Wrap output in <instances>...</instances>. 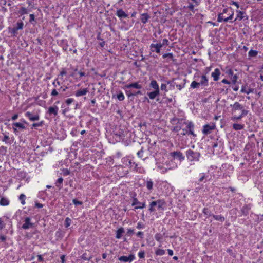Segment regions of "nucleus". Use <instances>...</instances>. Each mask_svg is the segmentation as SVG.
Masks as SVG:
<instances>
[{"label": "nucleus", "instance_id": "nucleus-1", "mask_svg": "<svg viewBox=\"0 0 263 263\" xmlns=\"http://www.w3.org/2000/svg\"><path fill=\"white\" fill-rule=\"evenodd\" d=\"M230 10V8H226L223 9L222 13H219L218 16V19L217 21L219 22H220L221 21L224 22H228L229 20H231L233 18V12H232L229 17H226L224 15V13H226L227 12H229Z\"/></svg>", "mask_w": 263, "mask_h": 263}, {"label": "nucleus", "instance_id": "nucleus-2", "mask_svg": "<svg viewBox=\"0 0 263 263\" xmlns=\"http://www.w3.org/2000/svg\"><path fill=\"white\" fill-rule=\"evenodd\" d=\"M186 155L189 159L193 161L195 159L198 160L200 154L198 153H194L193 151L190 149L186 152Z\"/></svg>", "mask_w": 263, "mask_h": 263}, {"label": "nucleus", "instance_id": "nucleus-3", "mask_svg": "<svg viewBox=\"0 0 263 263\" xmlns=\"http://www.w3.org/2000/svg\"><path fill=\"white\" fill-rule=\"evenodd\" d=\"M135 258V256L133 254H130L129 256H122L119 257V260L124 262H131Z\"/></svg>", "mask_w": 263, "mask_h": 263}, {"label": "nucleus", "instance_id": "nucleus-4", "mask_svg": "<svg viewBox=\"0 0 263 263\" xmlns=\"http://www.w3.org/2000/svg\"><path fill=\"white\" fill-rule=\"evenodd\" d=\"M30 219L29 217H26L25 219V223L23 224L22 228L23 229H28L29 228L33 227V223L30 222Z\"/></svg>", "mask_w": 263, "mask_h": 263}, {"label": "nucleus", "instance_id": "nucleus-5", "mask_svg": "<svg viewBox=\"0 0 263 263\" xmlns=\"http://www.w3.org/2000/svg\"><path fill=\"white\" fill-rule=\"evenodd\" d=\"M162 47V45L160 43L157 44H152L151 45V48L152 49V51L154 52L155 51L157 53H159L160 51V48Z\"/></svg>", "mask_w": 263, "mask_h": 263}, {"label": "nucleus", "instance_id": "nucleus-6", "mask_svg": "<svg viewBox=\"0 0 263 263\" xmlns=\"http://www.w3.org/2000/svg\"><path fill=\"white\" fill-rule=\"evenodd\" d=\"M26 116L29 118V119L32 121L38 120L39 119V116L38 115H33L30 112H27L26 113Z\"/></svg>", "mask_w": 263, "mask_h": 263}, {"label": "nucleus", "instance_id": "nucleus-7", "mask_svg": "<svg viewBox=\"0 0 263 263\" xmlns=\"http://www.w3.org/2000/svg\"><path fill=\"white\" fill-rule=\"evenodd\" d=\"M215 126H210L209 125H205L204 126L203 133L205 134H208L211 133V131L213 129Z\"/></svg>", "mask_w": 263, "mask_h": 263}, {"label": "nucleus", "instance_id": "nucleus-8", "mask_svg": "<svg viewBox=\"0 0 263 263\" xmlns=\"http://www.w3.org/2000/svg\"><path fill=\"white\" fill-rule=\"evenodd\" d=\"M220 74V70L218 69H215L214 71L212 73V77L213 78L214 81H217L219 79V76Z\"/></svg>", "mask_w": 263, "mask_h": 263}, {"label": "nucleus", "instance_id": "nucleus-9", "mask_svg": "<svg viewBox=\"0 0 263 263\" xmlns=\"http://www.w3.org/2000/svg\"><path fill=\"white\" fill-rule=\"evenodd\" d=\"M58 107L57 106L50 107L48 109V112L50 114H53L55 116L57 115Z\"/></svg>", "mask_w": 263, "mask_h": 263}, {"label": "nucleus", "instance_id": "nucleus-10", "mask_svg": "<svg viewBox=\"0 0 263 263\" xmlns=\"http://www.w3.org/2000/svg\"><path fill=\"white\" fill-rule=\"evenodd\" d=\"M117 15L120 18H125L128 16L122 9H119L117 11Z\"/></svg>", "mask_w": 263, "mask_h": 263}, {"label": "nucleus", "instance_id": "nucleus-11", "mask_svg": "<svg viewBox=\"0 0 263 263\" xmlns=\"http://www.w3.org/2000/svg\"><path fill=\"white\" fill-rule=\"evenodd\" d=\"M138 205L137 207H136V209H142L144 207L145 203H140L138 201L137 199L135 198L134 199V202L133 203V205Z\"/></svg>", "mask_w": 263, "mask_h": 263}, {"label": "nucleus", "instance_id": "nucleus-12", "mask_svg": "<svg viewBox=\"0 0 263 263\" xmlns=\"http://www.w3.org/2000/svg\"><path fill=\"white\" fill-rule=\"evenodd\" d=\"M159 90H155V91L153 92H151L149 93H147V95L149 96L150 99H154L156 98V97L159 95Z\"/></svg>", "mask_w": 263, "mask_h": 263}, {"label": "nucleus", "instance_id": "nucleus-13", "mask_svg": "<svg viewBox=\"0 0 263 263\" xmlns=\"http://www.w3.org/2000/svg\"><path fill=\"white\" fill-rule=\"evenodd\" d=\"M150 18V16L147 13H143L142 14V17L141 18V22L145 24L147 22V20Z\"/></svg>", "mask_w": 263, "mask_h": 263}, {"label": "nucleus", "instance_id": "nucleus-14", "mask_svg": "<svg viewBox=\"0 0 263 263\" xmlns=\"http://www.w3.org/2000/svg\"><path fill=\"white\" fill-rule=\"evenodd\" d=\"M124 232V230L123 228L119 229L117 231L116 238L119 239L121 237L122 234Z\"/></svg>", "mask_w": 263, "mask_h": 263}, {"label": "nucleus", "instance_id": "nucleus-15", "mask_svg": "<svg viewBox=\"0 0 263 263\" xmlns=\"http://www.w3.org/2000/svg\"><path fill=\"white\" fill-rule=\"evenodd\" d=\"M126 87L128 88L133 87L137 89H140L141 88V86L139 85L137 83H134L127 85Z\"/></svg>", "mask_w": 263, "mask_h": 263}, {"label": "nucleus", "instance_id": "nucleus-16", "mask_svg": "<svg viewBox=\"0 0 263 263\" xmlns=\"http://www.w3.org/2000/svg\"><path fill=\"white\" fill-rule=\"evenodd\" d=\"M9 201L5 198H2L0 200V204L3 206L8 205L9 204Z\"/></svg>", "mask_w": 263, "mask_h": 263}, {"label": "nucleus", "instance_id": "nucleus-17", "mask_svg": "<svg viewBox=\"0 0 263 263\" xmlns=\"http://www.w3.org/2000/svg\"><path fill=\"white\" fill-rule=\"evenodd\" d=\"M200 84L202 85H207L208 84V79L204 75H203L201 78V80L200 81Z\"/></svg>", "mask_w": 263, "mask_h": 263}, {"label": "nucleus", "instance_id": "nucleus-18", "mask_svg": "<svg viewBox=\"0 0 263 263\" xmlns=\"http://www.w3.org/2000/svg\"><path fill=\"white\" fill-rule=\"evenodd\" d=\"M151 86H152L153 88H154L156 90H159L158 85L156 81H155V80H153L151 81Z\"/></svg>", "mask_w": 263, "mask_h": 263}, {"label": "nucleus", "instance_id": "nucleus-19", "mask_svg": "<svg viewBox=\"0 0 263 263\" xmlns=\"http://www.w3.org/2000/svg\"><path fill=\"white\" fill-rule=\"evenodd\" d=\"M16 25L17 26L15 28H13L14 32L19 29H22L23 28V23L22 22H17Z\"/></svg>", "mask_w": 263, "mask_h": 263}, {"label": "nucleus", "instance_id": "nucleus-20", "mask_svg": "<svg viewBox=\"0 0 263 263\" xmlns=\"http://www.w3.org/2000/svg\"><path fill=\"white\" fill-rule=\"evenodd\" d=\"M13 126L15 127H17L21 129H24L25 128V126L23 124L20 123H17V122L14 123L13 124Z\"/></svg>", "mask_w": 263, "mask_h": 263}, {"label": "nucleus", "instance_id": "nucleus-21", "mask_svg": "<svg viewBox=\"0 0 263 263\" xmlns=\"http://www.w3.org/2000/svg\"><path fill=\"white\" fill-rule=\"evenodd\" d=\"M233 107L235 110L242 109L243 108V107L238 102L235 103L233 105Z\"/></svg>", "mask_w": 263, "mask_h": 263}, {"label": "nucleus", "instance_id": "nucleus-22", "mask_svg": "<svg viewBox=\"0 0 263 263\" xmlns=\"http://www.w3.org/2000/svg\"><path fill=\"white\" fill-rule=\"evenodd\" d=\"M200 83L197 82L196 81H193L191 84V87L193 88H198L200 85Z\"/></svg>", "mask_w": 263, "mask_h": 263}, {"label": "nucleus", "instance_id": "nucleus-23", "mask_svg": "<svg viewBox=\"0 0 263 263\" xmlns=\"http://www.w3.org/2000/svg\"><path fill=\"white\" fill-rule=\"evenodd\" d=\"M233 127L235 130H240L243 128V125L239 124H234Z\"/></svg>", "mask_w": 263, "mask_h": 263}, {"label": "nucleus", "instance_id": "nucleus-24", "mask_svg": "<svg viewBox=\"0 0 263 263\" xmlns=\"http://www.w3.org/2000/svg\"><path fill=\"white\" fill-rule=\"evenodd\" d=\"M245 17V16L244 15V12L242 11H239L237 14V18L235 20V21H236L237 18L239 19V20H241Z\"/></svg>", "mask_w": 263, "mask_h": 263}, {"label": "nucleus", "instance_id": "nucleus-25", "mask_svg": "<svg viewBox=\"0 0 263 263\" xmlns=\"http://www.w3.org/2000/svg\"><path fill=\"white\" fill-rule=\"evenodd\" d=\"M213 217L215 218V219L217 220H220L221 221H223L224 220V218L221 215H213Z\"/></svg>", "mask_w": 263, "mask_h": 263}, {"label": "nucleus", "instance_id": "nucleus-26", "mask_svg": "<svg viewBox=\"0 0 263 263\" xmlns=\"http://www.w3.org/2000/svg\"><path fill=\"white\" fill-rule=\"evenodd\" d=\"M165 204V202L162 201V200H158V202H157V205H158V208L159 209H161V208H163L162 206Z\"/></svg>", "mask_w": 263, "mask_h": 263}, {"label": "nucleus", "instance_id": "nucleus-27", "mask_svg": "<svg viewBox=\"0 0 263 263\" xmlns=\"http://www.w3.org/2000/svg\"><path fill=\"white\" fill-rule=\"evenodd\" d=\"M257 54V51L256 50H251L249 52V55L250 57H255Z\"/></svg>", "mask_w": 263, "mask_h": 263}, {"label": "nucleus", "instance_id": "nucleus-28", "mask_svg": "<svg viewBox=\"0 0 263 263\" xmlns=\"http://www.w3.org/2000/svg\"><path fill=\"white\" fill-rule=\"evenodd\" d=\"M165 253V251L164 250H162V249H158L156 252V254L157 255H163Z\"/></svg>", "mask_w": 263, "mask_h": 263}, {"label": "nucleus", "instance_id": "nucleus-29", "mask_svg": "<svg viewBox=\"0 0 263 263\" xmlns=\"http://www.w3.org/2000/svg\"><path fill=\"white\" fill-rule=\"evenodd\" d=\"M20 13L21 14H27L28 12L25 7H22L20 9Z\"/></svg>", "mask_w": 263, "mask_h": 263}, {"label": "nucleus", "instance_id": "nucleus-30", "mask_svg": "<svg viewBox=\"0 0 263 263\" xmlns=\"http://www.w3.org/2000/svg\"><path fill=\"white\" fill-rule=\"evenodd\" d=\"M65 227L67 228L68 227L70 224V223H71V220L70 218H66V219H65Z\"/></svg>", "mask_w": 263, "mask_h": 263}, {"label": "nucleus", "instance_id": "nucleus-31", "mask_svg": "<svg viewBox=\"0 0 263 263\" xmlns=\"http://www.w3.org/2000/svg\"><path fill=\"white\" fill-rule=\"evenodd\" d=\"M248 206L246 205L242 208L241 211L243 214L246 215L248 214Z\"/></svg>", "mask_w": 263, "mask_h": 263}, {"label": "nucleus", "instance_id": "nucleus-32", "mask_svg": "<svg viewBox=\"0 0 263 263\" xmlns=\"http://www.w3.org/2000/svg\"><path fill=\"white\" fill-rule=\"evenodd\" d=\"M25 197V196L24 194H21L19 197V199L21 200L22 204L23 205L25 204V200H24Z\"/></svg>", "mask_w": 263, "mask_h": 263}, {"label": "nucleus", "instance_id": "nucleus-33", "mask_svg": "<svg viewBox=\"0 0 263 263\" xmlns=\"http://www.w3.org/2000/svg\"><path fill=\"white\" fill-rule=\"evenodd\" d=\"M3 141H4L7 143H10V141H9V137L7 135H5L4 137Z\"/></svg>", "mask_w": 263, "mask_h": 263}, {"label": "nucleus", "instance_id": "nucleus-34", "mask_svg": "<svg viewBox=\"0 0 263 263\" xmlns=\"http://www.w3.org/2000/svg\"><path fill=\"white\" fill-rule=\"evenodd\" d=\"M167 57L169 58H171V59H173V54L172 53H165L163 55V58H166Z\"/></svg>", "mask_w": 263, "mask_h": 263}, {"label": "nucleus", "instance_id": "nucleus-35", "mask_svg": "<svg viewBox=\"0 0 263 263\" xmlns=\"http://www.w3.org/2000/svg\"><path fill=\"white\" fill-rule=\"evenodd\" d=\"M155 238L157 241H160L162 239V236L160 234H157L155 235Z\"/></svg>", "mask_w": 263, "mask_h": 263}, {"label": "nucleus", "instance_id": "nucleus-36", "mask_svg": "<svg viewBox=\"0 0 263 263\" xmlns=\"http://www.w3.org/2000/svg\"><path fill=\"white\" fill-rule=\"evenodd\" d=\"M153 182L152 181H147L146 183L147 187L149 190H151L153 187Z\"/></svg>", "mask_w": 263, "mask_h": 263}, {"label": "nucleus", "instance_id": "nucleus-37", "mask_svg": "<svg viewBox=\"0 0 263 263\" xmlns=\"http://www.w3.org/2000/svg\"><path fill=\"white\" fill-rule=\"evenodd\" d=\"M72 202L76 205H81L82 204L81 201H78L77 199H73Z\"/></svg>", "mask_w": 263, "mask_h": 263}, {"label": "nucleus", "instance_id": "nucleus-38", "mask_svg": "<svg viewBox=\"0 0 263 263\" xmlns=\"http://www.w3.org/2000/svg\"><path fill=\"white\" fill-rule=\"evenodd\" d=\"M117 98L119 100L122 101L124 99V96L122 93H120L117 96Z\"/></svg>", "mask_w": 263, "mask_h": 263}, {"label": "nucleus", "instance_id": "nucleus-39", "mask_svg": "<svg viewBox=\"0 0 263 263\" xmlns=\"http://www.w3.org/2000/svg\"><path fill=\"white\" fill-rule=\"evenodd\" d=\"M241 92L246 93L249 94L252 90L250 89H248V90L246 89L245 87H242L241 90Z\"/></svg>", "mask_w": 263, "mask_h": 263}, {"label": "nucleus", "instance_id": "nucleus-40", "mask_svg": "<svg viewBox=\"0 0 263 263\" xmlns=\"http://www.w3.org/2000/svg\"><path fill=\"white\" fill-rule=\"evenodd\" d=\"M203 213L205 215H208V216H211V215L208 209H207V208H204L203 210Z\"/></svg>", "mask_w": 263, "mask_h": 263}, {"label": "nucleus", "instance_id": "nucleus-41", "mask_svg": "<svg viewBox=\"0 0 263 263\" xmlns=\"http://www.w3.org/2000/svg\"><path fill=\"white\" fill-rule=\"evenodd\" d=\"M226 73L228 74L229 77H232L233 76V72L232 69H229L227 71Z\"/></svg>", "mask_w": 263, "mask_h": 263}, {"label": "nucleus", "instance_id": "nucleus-42", "mask_svg": "<svg viewBox=\"0 0 263 263\" xmlns=\"http://www.w3.org/2000/svg\"><path fill=\"white\" fill-rule=\"evenodd\" d=\"M232 81L234 84H235L236 82L237 79V76L236 74H235L233 76L231 77Z\"/></svg>", "mask_w": 263, "mask_h": 263}, {"label": "nucleus", "instance_id": "nucleus-43", "mask_svg": "<svg viewBox=\"0 0 263 263\" xmlns=\"http://www.w3.org/2000/svg\"><path fill=\"white\" fill-rule=\"evenodd\" d=\"M174 154L175 155H177L178 157H179L181 159H183L182 154L180 152H174Z\"/></svg>", "mask_w": 263, "mask_h": 263}, {"label": "nucleus", "instance_id": "nucleus-44", "mask_svg": "<svg viewBox=\"0 0 263 263\" xmlns=\"http://www.w3.org/2000/svg\"><path fill=\"white\" fill-rule=\"evenodd\" d=\"M82 95V89L79 90L76 93V96L77 97L81 96Z\"/></svg>", "mask_w": 263, "mask_h": 263}, {"label": "nucleus", "instance_id": "nucleus-45", "mask_svg": "<svg viewBox=\"0 0 263 263\" xmlns=\"http://www.w3.org/2000/svg\"><path fill=\"white\" fill-rule=\"evenodd\" d=\"M73 101L72 99H68L66 100L65 102L67 105H69Z\"/></svg>", "mask_w": 263, "mask_h": 263}, {"label": "nucleus", "instance_id": "nucleus-46", "mask_svg": "<svg viewBox=\"0 0 263 263\" xmlns=\"http://www.w3.org/2000/svg\"><path fill=\"white\" fill-rule=\"evenodd\" d=\"M29 17H30V20H29L30 22H32V21H34L35 17H34V14H30Z\"/></svg>", "mask_w": 263, "mask_h": 263}, {"label": "nucleus", "instance_id": "nucleus-47", "mask_svg": "<svg viewBox=\"0 0 263 263\" xmlns=\"http://www.w3.org/2000/svg\"><path fill=\"white\" fill-rule=\"evenodd\" d=\"M5 227V224L4 222L2 221V219L0 218V230H2Z\"/></svg>", "mask_w": 263, "mask_h": 263}, {"label": "nucleus", "instance_id": "nucleus-48", "mask_svg": "<svg viewBox=\"0 0 263 263\" xmlns=\"http://www.w3.org/2000/svg\"><path fill=\"white\" fill-rule=\"evenodd\" d=\"M138 256L140 258H143L144 257V252H140L138 253Z\"/></svg>", "mask_w": 263, "mask_h": 263}, {"label": "nucleus", "instance_id": "nucleus-49", "mask_svg": "<svg viewBox=\"0 0 263 263\" xmlns=\"http://www.w3.org/2000/svg\"><path fill=\"white\" fill-rule=\"evenodd\" d=\"M168 41L167 39H163L162 41V43L161 44L163 45H168Z\"/></svg>", "mask_w": 263, "mask_h": 263}, {"label": "nucleus", "instance_id": "nucleus-50", "mask_svg": "<svg viewBox=\"0 0 263 263\" xmlns=\"http://www.w3.org/2000/svg\"><path fill=\"white\" fill-rule=\"evenodd\" d=\"M43 121L41 122L40 123H33V125H32V126L33 127H37V126H41L43 124Z\"/></svg>", "mask_w": 263, "mask_h": 263}, {"label": "nucleus", "instance_id": "nucleus-51", "mask_svg": "<svg viewBox=\"0 0 263 263\" xmlns=\"http://www.w3.org/2000/svg\"><path fill=\"white\" fill-rule=\"evenodd\" d=\"M58 95V91L56 90V89H53L52 91L51 95L53 96H57Z\"/></svg>", "mask_w": 263, "mask_h": 263}, {"label": "nucleus", "instance_id": "nucleus-52", "mask_svg": "<svg viewBox=\"0 0 263 263\" xmlns=\"http://www.w3.org/2000/svg\"><path fill=\"white\" fill-rule=\"evenodd\" d=\"M161 89L162 90H166V85L165 84H162L161 85Z\"/></svg>", "mask_w": 263, "mask_h": 263}, {"label": "nucleus", "instance_id": "nucleus-53", "mask_svg": "<svg viewBox=\"0 0 263 263\" xmlns=\"http://www.w3.org/2000/svg\"><path fill=\"white\" fill-rule=\"evenodd\" d=\"M157 202H158V200L152 202L151 203L150 206L154 207V206L157 205Z\"/></svg>", "mask_w": 263, "mask_h": 263}, {"label": "nucleus", "instance_id": "nucleus-54", "mask_svg": "<svg viewBox=\"0 0 263 263\" xmlns=\"http://www.w3.org/2000/svg\"><path fill=\"white\" fill-rule=\"evenodd\" d=\"M69 173H70V172L67 169H65V170H63V174L64 175H67L69 174Z\"/></svg>", "mask_w": 263, "mask_h": 263}, {"label": "nucleus", "instance_id": "nucleus-55", "mask_svg": "<svg viewBox=\"0 0 263 263\" xmlns=\"http://www.w3.org/2000/svg\"><path fill=\"white\" fill-rule=\"evenodd\" d=\"M187 127L189 128L190 130L191 129V128L193 127V124H192V123H189V124L187 125Z\"/></svg>", "mask_w": 263, "mask_h": 263}, {"label": "nucleus", "instance_id": "nucleus-56", "mask_svg": "<svg viewBox=\"0 0 263 263\" xmlns=\"http://www.w3.org/2000/svg\"><path fill=\"white\" fill-rule=\"evenodd\" d=\"M36 42H37V45H42V42H41V39H40V38H37L36 40Z\"/></svg>", "mask_w": 263, "mask_h": 263}, {"label": "nucleus", "instance_id": "nucleus-57", "mask_svg": "<svg viewBox=\"0 0 263 263\" xmlns=\"http://www.w3.org/2000/svg\"><path fill=\"white\" fill-rule=\"evenodd\" d=\"M63 181V179L62 178H59L57 181V183L61 184V183H62Z\"/></svg>", "mask_w": 263, "mask_h": 263}, {"label": "nucleus", "instance_id": "nucleus-58", "mask_svg": "<svg viewBox=\"0 0 263 263\" xmlns=\"http://www.w3.org/2000/svg\"><path fill=\"white\" fill-rule=\"evenodd\" d=\"M35 206L39 208H42L43 206V204L40 203H36Z\"/></svg>", "mask_w": 263, "mask_h": 263}, {"label": "nucleus", "instance_id": "nucleus-59", "mask_svg": "<svg viewBox=\"0 0 263 263\" xmlns=\"http://www.w3.org/2000/svg\"><path fill=\"white\" fill-rule=\"evenodd\" d=\"M134 233V230H132V229H129L127 232V234H128V235H131L132 234H133Z\"/></svg>", "mask_w": 263, "mask_h": 263}, {"label": "nucleus", "instance_id": "nucleus-60", "mask_svg": "<svg viewBox=\"0 0 263 263\" xmlns=\"http://www.w3.org/2000/svg\"><path fill=\"white\" fill-rule=\"evenodd\" d=\"M6 239V238L4 236H0V240H1L2 241H5Z\"/></svg>", "mask_w": 263, "mask_h": 263}, {"label": "nucleus", "instance_id": "nucleus-61", "mask_svg": "<svg viewBox=\"0 0 263 263\" xmlns=\"http://www.w3.org/2000/svg\"><path fill=\"white\" fill-rule=\"evenodd\" d=\"M18 117V115L17 114H15L14 116L12 117V120H15Z\"/></svg>", "mask_w": 263, "mask_h": 263}, {"label": "nucleus", "instance_id": "nucleus-62", "mask_svg": "<svg viewBox=\"0 0 263 263\" xmlns=\"http://www.w3.org/2000/svg\"><path fill=\"white\" fill-rule=\"evenodd\" d=\"M168 253L170 256H172L173 255V251L172 250L168 249Z\"/></svg>", "mask_w": 263, "mask_h": 263}, {"label": "nucleus", "instance_id": "nucleus-63", "mask_svg": "<svg viewBox=\"0 0 263 263\" xmlns=\"http://www.w3.org/2000/svg\"><path fill=\"white\" fill-rule=\"evenodd\" d=\"M248 113V111L246 110H242V114L241 115H242V116H243V115H247Z\"/></svg>", "mask_w": 263, "mask_h": 263}, {"label": "nucleus", "instance_id": "nucleus-64", "mask_svg": "<svg viewBox=\"0 0 263 263\" xmlns=\"http://www.w3.org/2000/svg\"><path fill=\"white\" fill-rule=\"evenodd\" d=\"M64 258H65V256L64 255H63L61 256V259L62 263H64V261H65Z\"/></svg>", "mask_w": 263, "mask_h": 263}]
</instances>
